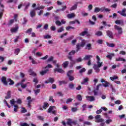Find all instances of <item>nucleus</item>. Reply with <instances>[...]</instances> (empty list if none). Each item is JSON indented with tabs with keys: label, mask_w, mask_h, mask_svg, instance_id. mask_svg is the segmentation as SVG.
<instances>
[{
	"label": "nucleus",
	"mask_w": 126,
	"mask_h": 126,
	"mask_svg": "<svg viewBox=\"0 0 126 126\" xmlns=\"http://www.w3.org/2000/svg\"><path fill=\"white\" fill-rule=\"evenodd\" d=\"M96 64H94L93 68L95 70V72L98 73L100 72V67L103 66V62H101V59L100 57L98 56V55L96 57Z\"/></svg>",
	"instance_id": "1"
},
{
	"label": "nucleus",
	"mask_w": 126,
	"mask_h": 126,
	"mask_svg": "<svg viewBox=\"0 0 126 126\" xmlns=\"http://www.w3.org/2000/svg\"><path fill=\"white\" fill-rule=\"evenodd\" d=\"M85 44H86V40H82L81 43L77 44L76 45L77 50L76 52H78L79 50H80V48L84 47L85 46Z\"/></svg>",
	"instance_id": "2"
},
{
	"label": "nucleus",
	"mask_w": 126,
	"mask_h": 126,
	"mask_svg": "<svg viewBox=\"0 0 126 126\" xmlns=\"http://www.w3.org/2000/svg\"><path fill=\"white\" fill-rule=\"evenodd\" d=\"M56 109V106H50V108L47 110V113L50 114L52 113L54 115L57 114V110H55Z\"/></svg>",
	"instance_id": "3"
},
{
	"label": "nucleus",
	"mask_w": 126,
	"mask_h": 126,
	"mask_svg": "<svg viewBox=\"0 0 126 126\" xmlns=\"http://www.w3.org/2000/svg\"><path fill=\"white\" fill-rule=\"evenodd\" d=\"M66 124L69 126H76V125H77V121H72V120L69 119H68Z\"/></svg>",
	"instance_id": "4"
},
{
	"label": "nucleus",
	"mask_w": 126,
	"mask_h": 126,
	"mask_svg": "<svg viewBox=\"0 0 126 126\" xmlns=\"http://www.w3.org/2000/svg\"><path fill=\"white\" fill-rule=\"evenodd\" d=\"M95 123H102L104 122V119L101 118V115H97L94 117Z\"/></svg>",
	"instance_id": "5"
},
{
	"label": "nucleus",
	"mask_w": 126,
	"mask_h": 126,
	"mask_svg": "<svg viewBox=\"0 0 126 126\" xmlns=\"http://www.w3.org/2000/svg\"><path fill=\"white\" fill-rule=\"evenodd\" d=\"M72 72H73V70H71L68 71V72L67 73V76H68L69 80L70 81H72V80H74V77L70 76V74H71L72 73Z\"/></svg>",
	"instance_id": "6"
},
{
	"label": "nucleus",
	"mask_w": 126,
	"mask_h": 126,
	"mask_svg": "<svg viewBox=\"0 0 126 126\" xmlns=\"http://www.w3.org/2000/svg\"><path fill=\"white\" fill-rule=\"evenodd\" d=\"M81 62H82V59L81 58H79L75 60L72 61L70 62V63L72 65H73V64H75V63H81Z\"/></svg>",
	"instance_id": "7"
},
{
	"label": "nucleus",
	"mask_w": 126,
	"mask_h": 126,
	"mask_svg": "<svg viewBox=\"0 0 126 126\" xmlns=\"http://www.w3.org/2000/svg\"><path fill=\"white\" fill-rule=\"evenodd\" d=\"M54 82H55V79H54V78L51 77L45 81V83L46 84H48L49 83H51V84H53Z\"/></svg>",
	"instance_id": "8"
},
{
	"label": "nucleus",
	"mask_w": 126,
	"mask_h": 126,
	"mask_svg": "<svg viewBox=\"0 0 126 126\" xmlns=\"http://www.w3.org/2000/svg\"><path fill=\"white\" fill-rule=\"evenodd\" d=\"M28 83H27V84H24L22 83H18L16 85V87H19L20 85H21L22 88L24 89V88H26V87H27V84H28Z\"/></svg>",
	"instance_id": "9"
},
{
	"label": "nucleus",
	"mask_w": 126,
	"mask_h": 126,
	"mask_svg": "<svg viewBox=\"0 0 126 126\" xmlns=\"http://www.w3.org/2000/svg\"><path fill=\"white\" fill-rule=\"evenodd\" d=\"M103 12L104 11V7H102L101 8H99V7H95L94 9V12H95L96 13L98 12Z\"/></svg>",
	"instance_id": "10"
},
{
	"label": "nucleus",
	"mask_w": 126,
	"mask_h": 126,
	"mask_svg": "<svg viewBox=\"0 0 126 126\" xmlns=\"http://www.w3.org/2000/svg\"><path fill=\"white\" fill-rule=\"evenodd\" d=\"M126 9H123L122 11H118L117 12L118 13H120V14H121V15H122V16L126 17Z\"/></svg>",
	"instance_id": "11"
},
{
	"label": "nucleus",
	"mask_w": 126,
	"mask_h": 126,
	"mask_svg": "<svg viewBox=\"0 0 126 126\" xmlns=\"http://www.w3.org/2000/svg\"><path fill=\"white\" fill-rule=\"evenodd\" d=\"M86 98L88 101H90V102H93V101H95V97L92 96H86Z\"/></svg>",
	"instance_id": "12"
},
{
	"label": "nucleus",
	"mask_w": 126,
	"mask_h": 126,
	"mask_svg": "<svg viewBox=\"0 0 126 126\" xmlns=\"http://www.w3.org/2000/svg\"><path fill=\"white\" fill-rule=\"evenodd\" d=\"M114 27H115V29H116V30H118L119 34H122L123 33V31L122 30V28H121L117 25H115L114 26Z\"/></svg>",
	"instance_id": "13"
},
{
	"label": "nucleus",
	"mask_w": 126,
	"mask_h": 126,
	"mask_svg": "<svg viewBox=\"0 0 126 126\" xmlns=\"http://www.w3.org/2000/svg\"><path fill=\"white\" fill-rule=\"evenodd\" d=\"M18 26L15 28H12L10 30L11 33H17V31H18Z\"/></svg>",
	"instance_id": "14"
},
{
	"label": "nucleus",
	"mask_w": 126,
	"mask_h": 126,
	"mask_svg": "<svg viewBox=\"0 0 126 126\" xmlns=\"http://www.w3.org/2000/svg\"><path fill=\"white\" fill-rule=\"evenodd\" d=\"M30 16L31 17L33 18V17H35V15H36V11H35V10H31L30 11Z\"/></svg>",
	"instance_id": "15"
},
{
	"label": "nucleus",
	"mask_w": 126,
	"mask_h": 126,
	"mask_svg": "<svg viewBox=\"0 0 126 126\" xmlns=\"http://www.w3.org/2000/svg\"><path fill=\"white\" fill-rule=\"evenodd\" d=\"M67 17L69 19H71V18H73V17H75V14H74V13L68 14L67 15Z\"/></svg>",
	"instance_id": "16"
},
{
	"label": "nucleus",
	"mask_w": 126,
	"mask_h": 126,
	"mask_svg": "<svg viewBox=\"0 0 126 126\" xmlns=\"http://www.w3.org/2000/svg\"><path fill=\"white\" fill-rule=\"evenodd\" d=\"M1 81L4 85H7V82H6V78H5V77H2Z\"/></svg>",
	"instance_id": "17"
},
{
	"label": "nucleus",
	"mask_w": 126,
	"mask_h": 126,
	"mask_svg": "<svg viewBox=\"0 0 126 126\" xmlns=\"http://www.w3.org/2000/svg\"><path fill=\"white\" fill-rule=\"evenodd\" d=\"M86 50H92V45L91 43L87 44L86 46Z\"/></svg>",
	"instance_id": "18"
},
{
	"label": "nucleus",
	"mask_w": 126,
	"mask_h": 126,
	"mask_svg": "<svg viewBox=\"0 0 126 126\" xmlns=\"http://www.w3.org/2000/svg\"><path fill=\"white\" fill-rule=\"evenodd\" d=\"M91 58H93V56L92 55H88L85 56V57L84 58L83 60L84 61H87L89 60Z\"/></svg>",
	"instance_id": "19"
},
{
	"label": "nucleus",
	"mask_w": 126,
	"mask_h": 126,
	"mask_svg": "<svg viewBox=\"0 0 126 126\" xmlns=\"http://www.w3.org/2000/svg\"><path fill=\"white\" fill-rule=\"evenodd\" d=\"M101 86V84H99L96 86V90L94 91V95H96L97 94H98V90H99V87Z\"/></svg>",
	"instance_id": "20"
},
{
	"label": "nucleus",
	"mask_w": 126,
	"mask_h": 126,
	"mask_svg": "<svg viewBox=\"0 0 126 126\" xmlns=\"http://www.w3.org/2000/svg\"><path fill=\"white\" fill-rule=\"evenodd\" d=\"M29 60H30L32 62V64H37V62L34 60V59L32 58V57L30 56L29 57Z\"/></svg>",
	"instance_id": "21"
},
{
	"label": "nucleus",
	"mask_w": 126,
	"mask_h": 126,
	"mask_svg": "<svg viewBox=\"0 0 126 126\" xmlns=\"http://www.w3.org/2000/svg\"><path fill=\"white\" fill-rule=\"evenodd\" d=\"M49 69H45L44 70L41 71L40 72V75H45V74H46V73H47V72H48V71H49Z\"/></svg>",
	"instance_id": "22"
},
{
	"label": "nucleus",
	"mask_w": 126,
	"mask_h": 126,
	"mask_svg": "<svg viewBox=\"0 0 126 126\" xmlns=\"http://www.w3.org/2000/svg\"><path fill=\"white\" fill-rule=\"evenodd\" d=\"M116 62H126V60L123 58L119 57L116 59Z\"/></svg>",
	"instance_id": "23"
},
{
	"label": "nucleus",
	"mask_w": 126,
	"mask_h": 126,
	"mask_svg": "<svg viewBox=\"0 0 126 126\" xmlns=\"http://www.w3.org/2000/svg\"><path fill=\"white\" fill-rule=\"evenodd\" d=\"M106 33L108 37H109L110 38H113V33H112V32L109 31H107L106 32Z\"/></svg>",
	"instance_id": "24"
},
{
	"label": "nucleus",
	"mask_w": 126,
	"mask_h": 126,
	"mask_svg": "<svg viewBox=\"0 0 126 126\" xmlns=\"http://www.w3.org/2000/svg\"><path fill=\"white\" fill-rule=\"evenodd\" d=\"M118 78H119V77L116 75H114L110 77V79L112 80V81H114V80H116V79H118Z\"/></svg>",
	"instance_id": "25"
},
{
	"label": "nucleus",
	"mask_w": 126,
	"mask_h": 126,
	"mask_svg": "<svg viewBox=\"0 0 126 126\" xmlns=\"http://www.w3.org/2000/svg\"><path fill=\"white\" fill-rule=\"evenodd\" d=\"M115 56V54L111 53L110 54L107 55L106 58H108L109 60H112L113 57Z\"/></svg>",
	"instance_id": "26"
},
{
	"label": "nucleus",
	"mask_w": 126,
	"mask_h": 126,
	"mask_svg": "<svg viewBox=\"0 0 126 126\" xmlns=\"http://www.w3.org/2000/svg\"><path fill=\"white\" fill-rule=\"evenodd\" d=\"M76 22H77V23H78V24H80V22L78 20H75L74 21L70 22L69 24H70V25L75 24Z\"/></svg>",
	"instance_id": "27"
},
{
	"label": "nucleus",
	"mask_w": 126,
	"mask_h": 126,
	"mask_svg": "<svg viewBox=\"0 0 126 126\" xmlns=\"http://www.w3.org/2000/svg\"><path fill=\"white\" fill-rule=\"evenodd\" d=\"M48 107H49V103H48L47 102H44V104L43 106V108L44 110H46L47 109V108H48Z\"/></svg>",
	"instance_id": "28"
},
{
	"label": "nucleus",
	"mask_w": 126,
	"mask_h": 126,
	"mask_svg": "<svg viewBox=\"0 0 126 126\" xmlns=\"http://www.w3.org/2000/svg\"><path fill=\"white\" fill-rule=\"evenodd\" d=\"M62 65L63 67H64V68H65V67H67V65H68V62L65 61L63 63Z\"/></svg>",
	"instance_id": "29"
},
{
	"label": "nucleus",
	"mask_w": 126,
	"mask_h": 126,
	"mask_svg": "<svg viewBox=\"0 0 126 126\" xmlns=\"http://www.w3.org/2000/svg\"><path fill=\"white\" fill-rule=\"evenodd\" d=\"M77 8V4H75L73 5L70 9V10L71 11L72 10H75Z\"/></svg>",
	"instance_id": "30"
},
{
	"label": "nucleus",
	"mask_w": 126,
	"mask_h": 126,
	"mask_svg": "<svg viewBox=\"0 0 126 126\" xmlns=\"http://www.w3.org/2000/svg\"><path fill=\"white\" fill-rule=\"evenodd\" d=\"M104 83L105 84H102V85L104 86V87H109V85H110V83L108 82L107 81H104Z\"/></svg>",
	"instance_id": "31"
},
{
	"label": "nucleus",
	"mask_w": 126,
	"mask_h": 126,
	"mask_svg": "<svg viewBox=\"0 0 126 126\" xmlns=\"http://www.w3.org/2000/svg\"><path fill=\"white\" fill-rule=\"evenodd\" d=\"M89 80V79H88V78L84 79L83 81L81 82V84H86V83H87V82H88Z\"/></svg>",
	"instance_id": "32"
},
{
	"label": "nucleus",
	"mask_w": 126,
	"mask_h": 126,
	"mask_svg": "<svg viewBox=\"0 0 126 126\" xmlns=\"http://www.w3.org/2000/svg\"><path fill=\"white\" fill-rule=\"evenodd\" d=\"M106 44L108 47H110L111 48H114V47H115V44L114 43H109L108 42H106Z\"/></svg>",
	"instance_id": "33"
},
{
	"label": "nucleus",
	"mask_w": 126,
	"mask_h": 126,
	"mask_svg": "<svg viewBox=\"0 0 126 126\" xmlns=\"http://www.w3.org/2000/svg\"><path fill=\"white\" fill-rule=\"evenodd\" d=\"M20 53V49L19 48H17L15 50L14 54L16 55V56H18V54Z\"/></svg>",
	"instance_id": "34"
},
{
	"label": "nucleus",
	"mask_w": 126,
	"mask_h": 126,
	"mask_svg": "<svg viewBox=\"0 0 126 126\" xmlns=\"http://www.w3.org/2000/svg\"><path fill=\"white\" fill-rule=\"evenodd\" d=\"M95 35H96V36H102V35H103V33L102 32L98 31L95 33Z\"/></svg>",
	"instance_id": "35"
},
{
	"label": "nucleus",
	"mask_w": 126,
	"mask_h": 126,
	"mask_svg": "<svg viewBox=\"0 0 126 126\" xmlns=\"http://www.w3.org/2000/svg\"><path fill=\"white\" fill-rule=\"evenodd\" d=\"M115 23L116 24H122V23H124V21L123 20H118L115 21Z\"/></svg>",
	"instance_id": "36"
},
{
	"label": "nucleus",
	"mask_w": 126,
	"mask_h": 126,
	"mask_svg": "<svg viewBox=\"0 0 126 126\" xmlns=\"http://www.w3.org/2000/svg\"><path fill=\"white\" fill-rule=\"evenodd\" d=\"M8 82H10L9 85H13V84H14V82H13L11 79H8Z\"/></svg>",
	"instance_id": "37"
},
{
	"label": "nucleus",
	"mask_w": 126,
	"mask_h": 126,
	"mask_svg": "<svg viewBox=\"0 0 126 126\" xmlns=\"http://www.w3.org/2000/svg\"><path fill=\"white\" fill-rule=\"evenodd\" d=\"M76 98L79 101H82V96H81V95H77Z\"/></svg>",
	"instance_id": "38"
},
{
	"label": "nucleus",
	"mask_w": 126,
	"mask_h": 126,
	"mask_svg": "<svg viewBox=\"0 0 126 126\" xmlns=\"http://www.w3.org/2000/svg\"><path fill=\"white\" fill-rule=\"evenodd\" d=\"M14 112H15V113H17V110H18V105H14Z\"/></svg>",
	"instance_id": "39"
},
{
	"label": "nucleus",
	"mask_w": 126,
	"mask_h": 126,
	"mask_svg": "<svg viewBox=\"0 0 126 126\" xmlns=\"http://www.w3.org/2000/svg\"><path fill=\"white\" fill-rule=\"evenodd\" d=\"M44 39H51L52 38V36L49 34L45 35L43 36Z\"/></svg>",
	"instance_id": "40"
},
{
	"label": "nucleus",
	"mask_w": 126,
	"mask_h": 126,
	"mask_svg": "<svg viewBox=\"0 0 126 126\" xmlns=\"http://www.w3.org/2000/svg\"><path fill=\"white\" fill-rule=\"evenodd\" d=\"M40 91H41V90L40 89L34 90L35 95H38V94H39V93H40Z\"/></svg>",
	"instance_id": "41"
},
{
	"label": "nucleus",
	"mask_w": 126,
	"mask_h": 126,
	"mask_svg": "<svg viewBox=\"0 0 126 126\" xmlns=\"http://www.w3.org/2000/svg\"><path fill=\"white\" fill-rule=\"evenodd\" d=\"M45 6L41 5L39 7H37L35 8L36 10H40V9H44Z\"/></svg>",
	"instance_id": "42"
},
{
	"label": "nucleus",
	"mask_w": 126,
	"mask_h": 126,
	"mask_svg": "<svg viewBox=\"0 0 126 126\" xmlns=\"http://www.w3.org/2000/svg\"><path fill=\"white\" fill-rule=\"evenodd\" d=\"M54 60V57L51 56L47 60V63H49V62H53Z\"/></svg>",
	"instance_id": "43"
},
{
	"label": "nucleus",
	"mask_w": 126,
	"mask_h": 126,
	"mask_svg": "<svg viewBox=\"0 0 126 126\" xmlns=\"http://www.w3.org/2000/svg\"><path fill=\"white\" fill-rule=\"evenodd\" d=\"M10 97V92H8L7 93V95L5 97V98L6 99H9Z\"/></svg>",
	"instance_id": "44"
},
{
	"label": "nucleus",
	"mask_w": 126,
	"mask_h": 126,
	"mask_svg": "<svg viewBox=\"0 0 126 126\" xmlns=\"http://www.w3.org/2000/svg\"><path fill=\"white\" fill-rule=\"evenodd\" d=\"M64 30L63 29V27H61L60 28H59L58 30V33H61V32H63Z\"/></svg>",
	"instance_id": "45"
},
{
	"label": "nucleus",
	"mask_w": 126,
	"mask_h": 126,
	"mask_svg": "<svg viewBox=\"0 0 126 126\" xmlns=\"http://www.w3.org/2000/svg\"><path fill=\"white\" fill-rule=\"evenodd\" d=\"M20 126H29L30 125L26 123H21L20 124Z\"/></svg>",
	"instance_id": "46"
},
{
	"label": "nucleus",
	"mask_w": 126,
	"mask_h": 126,
	"mask_svg": "<svg viewBox=\"0 0 126 126\" xmlns=\"http://www.w3.org/2000/svg\"><path fill=\"white\" fill-rule=\"evenodd\" d=\"M27 100H28V103H32V101H33V100L31 99V96H28L27 98Z\"/></svg>",
	"instance_id": "47"
},
{
	"label": "nucleus",
	"mask_w": 126,
	"mask_h": 126,
	"mask_svg": "<svg viewBox=\"0 0 126 126\" xmlns=\"http://www.w3.org/2000/svg\"><path fill=\"white\" fill-rule=\"evenodd\" d=\"M82 15L83 17H86V16H88V13L83 12H82Z\"/></svg>",
	"instance_id": "48"
},
{
	"label": "nucleus",
	"mask_w": 126,
	"mask_h": 126,
	"mask_svg": "<svg viewBox=\"0 0 126 126\" xmlns=\"http://www.w3.org/2000/svg\"><path fill=\"white\" fill-rule=\"evenodd\" d=\"M115 104L116 105H120V104H122V101H121L120 100H117L115 101Z\"/></svg>",
	"instance_id": "49"
},
{
	"label": "nucleus",
	"mask_w": 126,
	"mask_h": 126,
	"mask_svg": "<svg viewBox=\"0 0 126 126\" xmlns=\"http://www.w3.org/2000/svg\"><path fill=\"white\" fill-rule=\"evenodd\" d=\"M45 68H53V65L51 64H48L45 67Z\"/></svg>",
	"instance_id": "50"
},
{
	"label": "nucleus",
	"mask_w": 126,
	"mask_h": 126,
	"mask_svg": "<svg viewBox=\"0 0 126 126\" xmlns=\"http://www.w3.org/2000/svg\"><path fill=\"white\" fill-rule=\"evenodd\" d=\"M69 88H70V89H73V88H74V84H69Z\"/></svg>",
	"instance_id": "51"
},
{
	"label": "nucleus",
	"mask_w": 126,
	"mask_h": 126,
	"mask_svg": "<svg viewBox=\"0 0 126 126\" xmlns=\"http://www.w3.org/2000/svg\"><path fill=\"white\" fill-rule=\"evenodd\" d=\"M55 23L58 26H61L62 25V23L60 21H56Z\"/></svg>",
	"instance_id": "52"
},
{
	"label": "nucleus",
	"mask_w": 126,
	"mask_h": 126,
	"mask_svg": "<svg viewBox=\"0 0 126 126\" xmlns=\"http://www.w3.org/2000/svg\"><path fill=\"white\" fill-rule=\"evenodd\" d=\"M31 32H32V28H30L29 30H28L26 32V33H28L29 35L31 34Z\"/></svg>",
	"instance_id": "53"
},
{
	"label": "nucleus",
	"mask_w": 126,
	"mask_h": 126,
	"mask_svg": "<svg viewBox=\"0 0 126 126\" xmlns=\"http://www.w3.org/2000/svg\"><path fill=\"white\" fill-rule=\"evenodd\" d=\"M26 112H27V110L25 109V108L22 107L21 109V113L24 114V113H26Z\"/></svg>",
	"instance_id": "54"
},
{
	"label": "nucleus",
	"mask_w": 126,
	"mask_h": 126,
	"mask_svg": "<svg viewBox=\"0 0 126 126\" xmlns=\"http://www.w3.org/2000/svg\"><path fill=\"white\" fill-rule=\"evenodd\" d=\"M87 34V32L84 31L80 33V36H85V35H86Z\"/></svg>",
	"instance_id": "55"
},
{
	"label": "nucleus",
	"mask_w": 126,
	"mask_h": 126,
	"mask_svg": "<svg viewBox=\"0 0 126 126\" xmlns=\"http://www.w3.org/2000/svg\"><path fill=\"white\" fill-rule=\"evenodd\" d=\"M30 75H32L33 76H36V73H34V72L32 71H30Z\"/></svg>",
	"instance_id": "56"
},
{
	"label": "nucleus",
	"mask_w": 126,
	"mask_h": 126,
	"mask_svg": "<svg viewBox=\"0 0 126 126\" xmlns=\"http://www.w3.org/2000/svg\"><path fill=\"white\" fill-rule=\"evenodd\" d=\"M48 58H49V56L48 55H46L44 57L40 58V59L43 60V61H46V60H47V59H48Z\"/></svg>",
	"instance_id": "57"
},
{
	"label": "nucleus",
	"mask_w": 126,
	"mask_h": 126,
	"mask_svg": "<svg viewBox=\"0 0 126 126\" xmlns=\"http://www.w3.org/2000/svg\"><path fill=\"white\" fill-rule=\"evenodd\" d=\"M86 71V69L85 68H83L80 70L79 72L80 73H82V72H85Z\"/></svg>",
	"instance_id": "58"
},
{
	"label": "nucleus",
	"mask_w": 126,
	"mask_h": 126,
	"mask_svg": "<svg viewBox=\"0 0 126 126\" xmlns=\"http://www.w3.org/2000/svg\"><path fill=\"white\" fill-rule=\"evenodd\" d=\"M10 103L11 105H12V106H13V105H14V104H15V101L14 100V99L11 100L10 101Z\"/></svg>",
	"instance_id": "59"
},
{
	"label": "nucleus",
	"mask_w": 126,
	"mask_h": 126,
	"mask_svg": "<svg viewBox=\"0 0 126 126\" xmlns=\"http://www.w3.org/2000/svg\"><path fill=\"white\" fill-rule=\"evenodd\" d=\"M96 42L98 43V44H103V40L102 39H98L96 41Z\"/></svg>",
	"instance_id": "60"
},
{
	"label": "nucleus",
	"mask_w": 126,
	"mask_h": 126,
	"mask_svg": "<svg viewBox=\"0 0 126 126\" xmlns=\"http://www.w3.org/2000/svg\"><path fill=\"white\" fill-rule=\"evenodd\" d=\"M74 54H75V51L72 50V51L69 53V55L72 56V55H74Z\"/></svg>",
	"instance_id": "61"
},
{
	"label": "nucleus",
	"mask_w": 126,
	"mask_h": 126,
	"mask_svg": "<svg viewBox=\"0 0 126 126\" xmlns=\"http://www.w3.org/2000/svg\"><path fill=\"white\" fill-rule=\"evenodd\" d=\"M72 101V98H69L68 99H67L66 103V104H68L69 103H70Z\"/></svg>",
	"instance_id": "62"
},
{
	"label": "nucleus",
	"mask_w": 126,
	"mask_h": 126,
	"mask_svg": "<svg viewBox=\"0 0 126 126\" xmlns=\"http://www.w3.org/2000/svg\"><path fill=\"white\" fill-rule=\"evenodd\" d=\"M42 55H43V53H42V52H37L36 54V55L37 57H42Z\"/></svg>",
	"instance_id": "63"
},
{
	"label": "nucleus",
	"mask_w": 126,
	"mask_h": 126,
	"mask_svg": "<svg viewBox=\"0 0 126 126\" xmlns=\"http://www.w3.org/2000/svg\"><path fill=\"white\" fill-rule=\"evenodd\" d=\"M49 101H52V103H55V99H53V96H50Z\"/></svg>",
	"instance_id": "64"
}]
</instances>
